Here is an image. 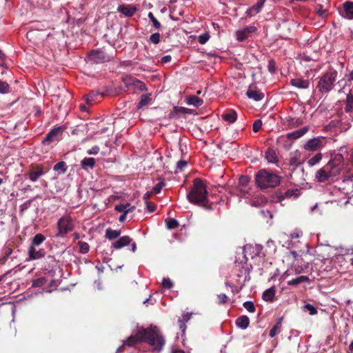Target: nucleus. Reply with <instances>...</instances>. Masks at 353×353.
Instances as JSON below:
<instances>
[{
    "instance_id": "7",
    "label": "nucleus",
    "mask_w": 353,
    "mask_h": 353,
    "mask_svg": "<svg viewBox=\"0 0 353 353\" xmlns=\"http://www.w3.org/2000/svg\"><path fill=\"white\" fill-rule=\"evenodd\" d=\"M263 247L261 245L255 244H247L243 247V254L245 259H248V257L250 256L251 259H254L256 256H264L265 254L262 252Z\"/></svg>"
},
{
    "instance_id": "57",
    "label": "nucleus",
    "mask_w": 353,
    "mask_h": 353,
    "mask_svg": "<svg viewBox=\"0 0 353 353\" xmlns=\"http://www.w3.org/2000/svg\"><path fill=\"white\" fill-rule=\"evenodd\" d=\"M244 285L245 283H242L239 287L235 285L231 286L232 292L234 294L239 293L243 289Z\"/></svg>"
},
{
    "instance_id": "6",
    "label": "nucleus",
    "mask_w": 353,
    "mask_h": 353,
    "mask_svg": "<svg viewBox=\"0 0 353 353\" xmlns=\"http://www.w3.org/2000/svg\"><path fill=\"white\" fill-rule=\"evenodd\" d=\"M337 169L331 168L327 163L318 170L315 174V181L319 183H323L327 181L330 177L337 176Z\"/></svg>"
},
{
    "instance_id": "53",
    "label": "nucleus",
    "mask_w": 353,
    "mask_h": 353,
    "mask_svg": "<svg viewBox=\"0 0 353 353\" xmlns=\"http://www.w3.org/2000/svg\"><path fill=\"white\" fill-rule=\"evenodd\" d=\"M249 182L250 179L247 176H241L239 178V183L243 187L247 186Z\"/></svg>"
},
{
    "instance_id": "36",
    "label": "nucleus",
    "mask_w": 353,
    "mask_h": 353,
    "mask_svg": "<svg viewBox=\"0 0 353 353\" xmlns=\"http://www.w3.org/2000/svg\"><path fill=\"white\" fill-rule=\"evenodd\" d=\"M54 170L59 172V173L63 174L67 170V165L64 161H59L54 166Z\"/></svg>"
},
{
    "instance_id": "16",
    "label": "nucleus",
    "mask_w": 353,
    "mask_h": 353,
    "mask_svg": "<svg viewBox=\"0 0 353 353\" xmlns=\"http://www.w3.org/2000/svg\"><path fill=\"white\" fill-rule=\"evenodd\" d=\"M264 2L265 0L258 1L256 3L247 10L246 14L248 16L252 17L260 12L263 6Z\"/></svg>"
},
{
    "instance_id": "50",
    "label": "nucleus",
    "mask_w": 353,
    "mask_h": 353,
    "mask_svg": "<svg viewBox=\"0 0 353 353\" xmlns=\"http://www.w3.org/2000/svg\"><path fill=\"white\" fill-rule=\"evenodd\" d=\"M46 279L44 277L38 278L33 281V285L35 287H41L46 284Z\"/></svg>"
},
{
    "instance_id": "42",
    "label": "nucleus",
    "mask_w": 353,
    "mask_h": 353,
    "mask_svg": "<svg viewBox=\"0 0 353 353\" xmlns=\"http://www.w3.org/2000/svg\"><path fill=\"white\" fill-rule=\"evenodd\" d=\"M159 179L160 181L153 188V192L155 194L160 193L162 188L165 186V183L164 182V181L161 179Z\"/></svg>"
},
{
    "instance_id": "17",
    "label": "nucleus",
    "mask_w": 353,
    "mask_h": 353,
    "mask_svg": "<svg viewBox=\"0 0 353 353\" xmlns=\"http://www.w3.org/2000/svg\"><path fill=\"white\" fill-rule=\"evenodd\" d=\"M117 10L125 16L131 17L136 12L137 9L131 5H121L118 7Z\"/></svg>"
},
{
    "instance_id": "49",
    "label": "nucleus",
    "mask_w": 353,
    "mask_h": 353,
    "mask_svg": "<svg viewBox=\"0 0 353 353\" xmlns=\"http://www.w3.org/2000/svg\"><path fill=\"white\" fill-rule=\"evenodd\" d=\"M210 39V35L208 33H203L199 37V42L201 44H205Z\"/></svg>"
},
{
    "instance_id": "25",
    "label": "nucleus",
    "mask_w": 353,
    "mask_h": 353,
    "mask_svg": "<svg viewBox=\"0 0 353 353\" xmlns=\"http://www.w3.org/2000/svg\"><path fill=\"white\" fill-rule=\"evenodd\" d=\"M308 130L307 127H304L300 130L293 131L287 134L288 139H296L303 137Z\"/></svg>"
},
{
    "instance_id": "64",
    "label": "nucleus",
    "mask_w": 353,
    "mask_h": 353,
    "mask_svg": "<svg viewBox=\"0 0 353 353\" xmlns=\"http://www.w3.org/2000/svg\"><path fill=\"white\" fill-rule=\"evenodd\" d=\"M276 331L277 330H276V327H272V329L270 330V333H269V336L271 337V338H273L274 336H276Z\"/></svg>"
},
{
    "instance_id": "11",
    "label": "nucleus",
    "mask_w": 353,
    "mask_h": 353,
    "mask_svg": "<svg viewBox=\"0 0 353 353\" xmlns=\"http://www.w3.org/2000/svg\"><path fill=\"white\" fill-rule=\"evenodd\" d=\"M256 30V28L254 26H249L241 30H239L236 32V39L239 41H243Z\"/></svg>"
},
{
    "instance_id": "44",
    "label": "nucleus",
    "mask_w": 353,
    "mask_h": 353,
    "mask_svg": "<svg viewBox=\"0 0 353 353\" xmlns=\"http://www.w3.org/2000/svg\"><path fill=\"white\" fill-rule=\"evenodd\" d=\"M99 95V93L97 92H91L88 95L85 97L86 103L88 104L90 103L92 101H93L95 98Z\"/></svg>"
},
{
    "instance_id": "27",
    "label": "nucleus",
    "mask_w": 353,
    "mask_h": 353,
    "mask_svg": "<svg viewBox=\"0 0 353 353\" xmlns=\"http://www.w3.org/2000/svg\"><path fill=\"white\" fill-rule=\"evenodd\" d=\"M222 118L230 123H234L237 119L236 112L234 110H229L222 115Z\"/></svg>"
},
{
    "instance_id": "38",
    "label": "nucleus",
    "mask_w": 353,
    "mask_h": 353,
    "mask_svg": "<svg viewBox=\"0 0 353 353\" xmlns=\"http://www.w3.org/2000/svg\"><path fill=\"white\" fill-rule=\"evenodd\" d=\"M165 223L168 230H173L179 226V222L175 219H168L165 220Z\"/></svg>"
},
{
    "instance_id": "61",
    "label": "nucleus",
    "mask_w": 353,
    "mask_h": 353,
    "mask_svg": "<svg viewBox=\"0 0 353 353\" xmlns=\"http://www.w3.org/2000/svg\"><path fill=\"white\" fill-rule=\"evenodd\" d=\"M94 285L98 290H102V283L101 280H96L94 281Z\"/></svg>"
},
{
    "instance_id": "24",
    "label": "nucleus",
    "mask_w": 353,
    "mask_h": 353,
    "mask_svg": "<svg viewBox=\"0 0 353 353\" xmlns=\"http://www.w3.org/2000/svg\"><path fill=\"white\" fill-rule=\"evenodd\" d=\"M249 324H250V319L245 315L241 316L239 318H237L236 320V325H237V327H239V328H241L242 330H245L246 328H248L249 326Z\"/></svg>"
},
{
    "instance_id": "59",
    "label": "nucleus",
    "mask_w": 353,
    "mask_h": 353,
    "mask_svg": "<svg viewBox=\"0 0 353 353\" xmlns=\"http://www.w3.org/2000/svg\"><path fill=\"white\" fill-rule=\"evenodd\" d=\"M147 210L150 212H152L155 210L156 208L154 205H152L150 202L146 201L145 202Z\"/></svg>"
},
{
    "instance_id": "48",
    "label": "nucleus",
    "mask_w": 353,
    "mask_h": 353,
    "mask_svg": "<svg viewBox=\"0 0 353 353\" xmlns=\"http://www.w3.org/2000/svg\"><path fill=\"white\" fill-rule=\"evenodd\" d=\"M339 254L341 255L353 254V247L350 248H340Z\"/></svg>"
},
{
    "instance_id": "60",
    "label": "nucleus",
    "mask_w": 353,
    "mask_h": 353,
    "mask_svg": "<svg viewBox=\"0 0 353 353\" xmlns=\"http://www.w3.org/2000/svg\"><path fill=\"white\" fill-rule=\"evenodd\" d=\"M190 316L191 314H183L182 319L181 320H182V322L185 323V322H188L190 320Z\"/></svg>"
},
{
    "instance_id": "32",
    "label": "nucleus",
    "mask_w": 353,
    "mask_h": 353,
    "mask_svg": "<svg viewBox=\"0 0 353 353\" xmlns=\"http://www.w3.org/2000/svg\"><path fill=\"white\" fill-rule=\"evenodd\" d=\"M129 205H130L128 203L120 204V205H116L114 209H115V210H117V212H119L129 213L130 212H132L135 209L134 206L128 208Z\"/></svg>"
},
{
    "instance_id": "45",
    "label": "nucleus",
    "mask_w": 353,
    "mask_h": 353,
    "mask_svg": "<svg viewBox=\"0 0 353 353\" xmlns=\"http://www.w3.org/2000/svg\"><path fill=\"white\" fill-rule=\"evenodd\" d=\"M316 14L321 17H325L326 16L327 10L323 8L321 5H317L316 8Z\"/></svg>"
},
{
    "instance_id": "14",
    "label": "nucleus",
    "mask_w": 353,
    "mask_h": 353,
    "mask_svg": "<svg viewBox=\"0 0 353 353\" xmlns=\"http://www.w3.org/2000/svg\"><path fill=\"white\" fill-rule=\"evenodd\" d=\"M46 172L44 171L43 168L41 165L37 166L36 168L32 169L29 172V179L32 182H36L38 179L43 176Z\"/></svg>"
},
{
    "instance_id": "37",
    "label": "nucleus",
    "mask_w": 353,
    "mask_h": 353,
    "mask_svg": "<svg viewBox=\"0 0 353 353\" xmlns=\"http://www.w3.org/2000/svg\"><path fill=\"white\" fill-rule=\"evenodd\" d=\"M132 83L134 86L135 88L138 89L140 91H146L147 87L146 85L141 81L137 79H132Z\"/></svg>"
},
{
    "instance_id": "13",
    "label": "nucleus",
    "mask_w": 353,
    "mask_h": 353,
    "mask_svg": "<svg viewBox=\"0 0 353 353\" xmlns=\"http://www.w3.org/2000/svg\"><path fill=\"white\" fill-rule=\"evenodd\" d=\"M132 242V239L128 236H123L113 242L111 247L116 250H119L130 245Z\"/></svg>"
},
{
    "instance_id": "39",
    "label": "nucleus",
    "mask_w": 353,
    "mask_h": 353,
    "mask_svg": "<svg viewBox=\"0 0 353 353\" xmlns=\"http://www.w3.org/2000/svg\"><path fill=\"white\" fill-rule=\"evenodd\" d=\"M10 92V85L6 81L0 80V93L2 94Z\"/></svg>"
},
{
    "instance_id": "9",
    "label": "nucleus",
    "mask_w": 353,
    "mask_h": 353,
    "mask_svg": "<svg viewBox=\"0 0 353 353\" xmlns=\"http://www.w3.org/2000/svg\"><path fill=\"white\" fill-rule=\"evenodd\" d=\"M344 158L341 154H334L327 163L331 168L337 169V174H339L343 168Z\"/></svg>"
},
{
    "instance_id": "12",
    "label": "nucleus",
    "mask_w": 353,
    "mask_h": 353,
    "mask_svg": "<svg viewBox=\"0 0 353 353\" xmlns=\"http://www.w3.org/2000/svg\"><path fill=\"white\" fill-rule=\"evenodd\" d=\"M28 260L33 261L42 259L46 255L43 249L37 250L35 246L30 245L28 249Z\"/></svg>"
},
{
    "instance_id": "34",
    "label": "nucleus",
    "mask_w": 353,
    "mask_h": 353,
    "mask_svg": "<svg viewBox=\"0 0 353 353\" xmlns=\"http://www.w3.org/2000/svg\"><path fill=\"white\" fill-rule=\"evenodd\" d=\"M46 240V237L42 234H37L32 239L31 245L32 246H39Z\"/></svg>"
},
{
    "instance_id": "18",
    "label": "nucleus",
    "mask_w": 353,
    "mask_h": 353,
    "mask_svg": "<svg viewBox=\"0 0 353 353\" xmlns=\"http://www.w3.org/2000/svg\"><path fill=\"white\" fill-rule=\"evenodd\" d=\"M250 268L246 265H241L239 266V273H237L236 276L239 279L241 276H244V279L243 283H245L246 281H250Z\"/></svg>"
},
{
    "instance_id": "21",
    "label": "nucleus",
    "mask_w": 353,
    "mask_h": 353,
    "mask_svg": "<svg viewBox=\"0 0 353 353\" xmlns=\"http://www.w3.org/2000/svg\"><path fill=\"white\" fill-rule=\"evenodd\" d=\"M345 15H343L347 19H353V2L346 1L343 4Z\"/></svg>"
},
{
    "instance_id": "19",
    "label": "nucleus",
    "mask_w": 353,
    "mask_h": 353,
    "mask_svg": "<svg viewBox=\"0 0 353 353\" xmlns=\"http://www.w3.org/2000/svg\"><path fill=\"white\" fill-rule=\"evenodd\" d=\"M246 96L255 101H260L264 98V94L259 90L250 89L246 92Z\"/></svg>"
},
{
    "instance_id": "46",
    "label": "nucleus",
    "mask_w": 353,
    "mask_h": 353,
    "mask_svg": "<svg viewBox=\"0 0 353 353\" xmlns=\"http://www.w3.org/2000/svg\"><path fill=\"white\" fill-rule=\"evenodd\" d=\"M160 37L159 32L153 33L150 37V41L154 44H158L160 42Z\"/></svg>"
},
{
    "instance_id": "40",
    "label": "nucleus",
    "mask_w": 353,
    "mask_h": 353,
    "mask_svg": "<svg viewBox=\"0 0 353 353\" xmlns=\"http://www.w3.org/2000/svg\"><path fill=\"white\" fill-rule=\"evenodd\" d=\"M78 245L81 253L86 254L89 252L90 246L88 243L84 241H79Z\"/></svg>"
},
{
    "instance_id": "22",
    "label": "nucleus",
    "mask_w": 353,
    "mask_h": 353,
    "mask_svg": "<svg viewBox=\"0 0 353 353\" xmlns=\"http://www.w3.org/2000/svg\"><path fill=\"white\" fill-rule=\"evenodd\" d=\"M265 157L269 163L275 164L278 162V157L273 149L268 148L265 153Z\"/></svg>"
},
{
    "instance_id": "8",
    "label": "nucleus",
    "mask_w": 353,
    "mask_h": 353,
    "mask_svg": "<svg viewBox=\"0 0 353 353\" xmlns=\"http://www.w3.org/2000/svg\"><path fill=\"white\" fill-rule=\"evenodd\" d=\"M63 132V128L61 127H57L50 130L45 137L42 143L44 145H49L51 143L58 141L61 139Z\"/></svg>"
},
{
    "instance_id": "29",
    "label": "nucleus",
    "mask_w": 353,
    "mask_h": 353,
    "mask_svg": "<svg viewBox=\"0 0 353 353\" xmlns=\"http://www.w3.org/2000/svg\"><path fill=\"white\" fill-rule=\"evenodd\" d=\"M203 101L201 99L196 96H191L188 99L187 103L190 105H193L196 108L200 107L203 104Z\"/></svg>"
},
{
    "instance_id": "62",
    "label": "nucleus",
    "mask_w": 353,
    "mask_h": 353,
    "mask_svg": "<svg viewBox=\"0 0 353 353\" xmlns=\"http://www.w3.org/2000/svg\"><path fill=\"white\" fill-rule=\"evenodd\" d=\"M179 327L181 330L182 332L184 334L186 329V326L185 325V323L182 322V320H179Z\"/></svg>"
},
{
    "instance_id": "28",
    "label": "nucleus",
    "mask_w": 353,
    "mask_h": 353,
    "mask_svg": "<svg viewBox=\"0 0 353 353\" xmlns=\"http://www.w3.org/2000/svg\"><path fill=\"white\" fill-rule=\"evenodd\" d=\"M81 165L83 169L91 168L92 169L95 165V160L92 157L84 158L81 162Z\"/></svg>"
},
{
    "instance_id": "33",
    "label": "nucleus",
    "mask_w": 353,
    "mask_h": 353,
    "mask_svg": "<svg viewBox=\"0 0 353 353\" xmlns=\"http://www.w3.org/2000/svg\"><path fill=\"white\" fill-rule=\"evenodd\" d=\"M309 281V278L306 276H299L296 278L292 279L288 282V285H298L300 283L303 282H307Z\"/></svg>"
},
{
    "instance_id": "35",
    "label": "nucleus",
    "mask_w": 353,
    "mask_h": 353,
    "mask_svg": "<svg viewBox=\"0 0 353 353\" xmlns=\"http://www.w3.org/2000/svg\"><path fill=\"white\" fill-rule=\"evenodd\" d=\"M345 112H350L353 111V95L351 94H348L346 97L345 101Z\"/></svg>"
},
{
    "instance_id": "51",
    "label": "nucleus",
    "mask_w": 353,
    "mask_h": 353,
    "mask_svg": "<svg viewBox=\"0 0 353 353\" xmlns=\"http://www.w3.org/2000/svg\"><path fill=\"white\" fill-rule=\"evenodd\" d=\"M262 126V121L260 119H256L254 121L253 125H252V130L254 132H257L259 131V130L261 128Z\"/></svg>"
},
{
    "instance_id": "54",
    "label": "nucleus",
    "mask_w": 353,
    "mask_h": 353,
    "mask_svg": "<svg viewBox=\"0 0 353 353\" xmlns=\"http://www.w3.org/2000/svg\"><path fill=\"white\" fill-rule=\"evenodd\" d=\"M186 166H187L186 161L181 160L177 162L176 168L180 171H182Z\"/></svg>"
},
{
    "instance_id": "56",
    "label": "nucleus",
    "mask_w": 353,
    "mask_h": 353,
    "mask_svg": "<svg viewBox=\"0 0 353 353\" xmlns=\"http://www.w3.org/2000/svg\"><path fill=\"white\" fill-rule=\"evenodd\" d=\"M99 150H100L99 147L97 145H94L92 148H90L89 150H88V154L95 155L99 153Z\"/></svg>"
},
{
    "instance_id": "1",
    "label": "nucleus",
    "mask_w": 353,
    "mask_h": 353,
    "mask_svg": "<svg viewBox=\"0 0 353 353\" xmlns=\"http://www.w3.org/2000/svg\"><path fill=\"white\" fill-rule=\"evenodd\" d=\"M145 341L148 343L154 349L160 352L165 344V339L161 334L157 327H150L148 328L139 329L137 334L130 336L126 341H123V344L120 346L116 353H120L125 345L133 346L138 342Z\"/></svg>"
},
{
    "instance_id": "63",
    "label": "nucleus",
    "mask_w": 353,
    "mask_h": 353,
    "mask_svg": "<svg viewBox=\"0 0 353 353\" xmlns=\"http://www.w3.org/2000/svg\"><path fill=\"white\" fill-rule=\"evenodd\" d=\"M171 61V57L170 55H165V56H163L162 58H161V61L163 63H168Z\"/></svg>"
},
{
    "instance_id": "3",
    "label": "nucleus",
    "mask_w": 353,
    "mask_h": 353,
    "mask_svg": "<svg viewBox=\"0 0 353 353\" xmlns=\"http://www.w3.org/2000/svg\"><path fill=\"white\" fill-rule=\"evenodd\" d=\"M255 181L261 188H274L280 184L281 178L274 173L262 169L256 173Z\"/></svg>"
},
{
    "instance_id": "15",
    "label": "nucleus",
    "mask_w": 353,
    "mask_h": 353,
    "mask_svg": "<svg viewBox=\"0 0 353 353\" xmlns=\"http://www.w3.org/2000/svg\"><path fill=\"white\" fill-rule=\"evenodd\" d=\"M290 85L298 89L305 90L310 87V81L303 78H294L290 80Z\"/></svg>"
},
{
    "instance_id": "31",
    "label": "nucleus",
    "mask_w": 353,
    "mask_h": 353,
    "mask_svg": "<svg viewBox=\"0 0 353 353\" xmlns=\"http://www.w3.org/2000/svg\"><path fill=\"white\" fill-rule=\"evenodd\" d=\"M323 158V154L321 152L316 154L314 157H311L307 161V163L310 167H313L318 164Z\"/></svg>"
},
{
    "instance_id": "26",
    "label": "nucleus",
    "mask_w": 353,
    "mask_h": 353,
    "mask_svg": "<svg viewBox=\"0 0 353 353\" xmlns=\"http://www.w3.org/2000/svg\"><path fill=\"white\" fill-rule=\"evenodd\" d=\"M121 234L120 230H112L110 228L106 229L105 236L109 240L117 239Z\"/></svg>"
},
{
    "instance_id": "52",
    "label": "nucleus",
    "mask_w": 353,
    "mask_h": 353,
    "mask_svg": "<svg viewBox=\"0 0 353 353\" xmlns=\"http://www.w3.org/2000/svg\"><path fill=\"white\" fill-rule=\"evenodd\" d=\"M217 299H218V303L219 305L225 303L228 299V298L225 294H218Z\"/></svg>"
},
{
    "instance_id": "30",
    "label": "nucleus",
    "mask_w": 353,
    "mask_h": 353,
    "mask_svg": "<svg viewBox=\"0 0 353 353\" xmlns=\"http://www.w3.org/2000/svg\"><path fill=\"white\" fill-rule=\"evenodd\" d=\"M151 101V94H143L140 97V100L138 103L137 108L139 109L147 105Z\"/></svg>"
},
{
    "instance_id": "2",
    "label": "nucleus",
    "mask_w": 353,
    "mask_h": 353,
    "mask_svg": "<svg viewBox=\"0 0 353 353\" xmlns=\"http://www.w3.org/2000/svg\"><path fill=\"white\" fill-rule=\"evenodd\" d=\"M187 197L191 203L201 206L206 210H212L211 205L209 204L205 185L200 179L194 180L193 186Z\"/></svg>"
},
{
    "instance_id": "23",
    "label": "nucleus",
    "mask_w": 353,
    "mask_h": 353,
    "mask_svg": "<svg viewBox=\"0 0 353 353\" xmlns=\"http://www.w3.org/2000/svg\"><path fill=\"white\" fill-rule=\"evenodd\" d=\"M301 152L298 150L292 152L290 154L289 163L290 165L296 166L300 164Z\"/></svg>"
},
{
    "instance_id": "20",
    "label": "nucleus",
    "mask_w": 353,
    "mask_h": 353,
    "mask_svg": "<svg viewBox=\"0 0 353 353\" xmlns=\"http://www.w3.org/2000/svg\"><path fill=\"white\" fill-rule=\"evenodd\" d=\"M276 294V289L272 286L263 292L262 298L265 301L272 302Z\"/></svg>"
},
{
    "instance_id": "55",
    "label": "nucleus",
    "mask_w": 353,
    "mask_h": 353,
    "mask_svg": "<svg viewBox=\"0 0 353 353\" xmlns=\"http://www.w3.org/2000/svg\"><path fill=\"white\" fill-rule=\"evenodd\" d=\"M268 68L271 73H274L276 70V64L273 60L269 61Z\"/></svg>"
},
{
    "instance_id": "47",
    "label": "nucleus",
    "mask_w": 353,
    "mask_h": 353,
    "mask_svg": "<svg viewBox=\"0 0 353 353\" xmlns=\"http://www.w3.org/2000/svg\"><path fill=\"white\" fill-rule=\"evenodd\" d=\"M173 286L172 281L169 278H164L162 281V287L165 289H171Z\"/></svg>"
},
{
    "instance_id": "10",
    "label": "nucleus",
    "mask_w": 353,
    "mask_h": 353,
    "mask_svg": "<svg viewBox=\"0 0 353 353\" xmlns=\"http://www.w3.org/2000/svg\"><path fill=\"white\" fill-rule=\"evenodd\" d=\"M322 147V141L320 137H315L309 139L303 146V148L307 151H316Z\"/></svg>"
},
{
    "instance_id": "58",
    "label": "nucleus",
    "mask_w": 353,
    "mask_h": 353,
    "mask_svg": "<svg viewBox=\"0 0 353 353\" xmlns=\"http://www.w3.org/2000/svg\"><path fill=\"white\" fill-rule=\"evenodd\" d=\"M150 21L152 22V26L155 29L159 30L161 28V23L156 18L154 19L151 20Z\"/></svg>"
},
{
    "instance_id": "43",
    "label": "nucleus",
    "mask_w": 353,
    "mask_h": 353,
    "mask_svg": "<svg viewBox=\"0 0 353 353\" xmlns=\"http://www.w3.org/2000/svg\"><path fill=\"white\" fill-rule=\"evenodd\" d=\"M243 305L249 312H254L255 306L252 301H247L243 303Z\"/></svg>"
},
{
    "instance_id": "4",
    "label": "nucleus",
    "mask_w": 353,
    "mask_h": 353,
    "mask_svg": "<svg viewBox=\"0 0 353 353\" xmlns=\"http://www.w3.org/2000/svg\"><path fill=\"white\" fill-rule=\"evenodd\" d=\"M337 72L330 71L325 73L319 79L317 88L322 94L329 93L334 88V82L336 80Z\"/></svg>"
},
{
    "instance_id": "5",
    "label": "nucleus",
    "mask_w": 353,
    "mask_h": 353,
    "mask_svg": "<svg viewBox=\"0 0 353 353\" xmlns=\"http://www.w3.org/2000/svg\"><path fill=\"white\" fill-rule=\"evenodd\" d=\"M73 220L70 216L66 215L61 217L57 221L58 232L56 237H64L74 229Z\"/></svg>"
},
{
    "instance_id": "41",
    "label": "nucleus",
    "mask_w": 353,
    "mask_h": 353,
    "mask_svg": "<svg viewBox=\"0 0 353 353\" xmlns=\"http://www.w3.org/2000/svg\"><path fill=\"white\" fill-rule=\"evenodd\" d=\"M303 309L308 311L310 315H315L317 314L316 308L310 303H307L303 305Z\"/></svg>"
}]
</instances>
